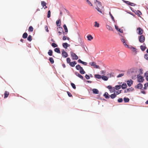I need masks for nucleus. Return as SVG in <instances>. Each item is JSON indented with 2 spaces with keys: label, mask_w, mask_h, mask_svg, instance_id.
Masks as SVG:
<instances>
[{
  "label": "nucleus",
  "mask_w": 148,
  "mask_h": 148,
  "mask_svg": "<svg viewBox=\"0 0 148 148\" xmlns=\"http://www.w3.org/2000/svg\"><path fill=\"white\" fill-rule=\"evenodd\" d=\"M67 93L68 94V95L69 96V97H71L72 96V95H71V93L70 92L68 91L67 92Z\"/></svg>",
  "instance_id": "52"
},
{
  "label": "nucleus",
  "mask_w": 148,
  "mask_h": 148,
  "mask_svg": "<svg viewBox=\"0 0 148 148\" xmlns=\"http://www.w3.org/2000/svg\"><path fill=\"white\" fill-rule=\"evenodd\" d=\"M109 14L110 15L111 18L113 20L114 19V18L113 16L112 15L111 13L110 12H109Z\"/></svg>",
  "instance_id": "57"
},
{
  "label": "nucleus",
  "mask_w": 148,
  "mask_h": 148,
  "mask_svg": "<svg viewBox=\"0 0 148 148\" xmlns=\"http://www.w3.org/2000/svg\"><path fill=\"white\" fill-rule=\"evenodd\" d=\"M146 48L147 47L141 45L140 46V49L143 51H144L145 50V49H146Z\"/></svg>",
  "instance_id": "26"
},
{
  "label": "nucleus",
  "mask_w": 148,
  "mask_h": 148,
  "mask_svg": "<svg viewBox=\"0 0 148 148\" xmlns=\"http://www.w3.org/2000/svg\"><path fill=\"white\" fill-rule=\"evenodd\" d=\"M76 69L77 70H79V69H80L82 67H81L79 65V64H78L76 66Z\"/></svg>",
  "instance_id": "37"
},
{
  "label": "nucleus",
  "mask_w": 148,
  "mask_h": 148,
  "mask_svg": "<svg viewBox=\"0 0 148 148\" xmlns=\"http://www.w3.org/2000/svg\"><path fill=\"white\" fill-rule=\"evenodd\" d=\"M85 66L87 65V63L86 62H84L83 61L82 62V63Z\"/></svg>",
  "instance_id": "55"
},
{
  "label": "nucleus",
  "mask_w": 148,
  "mask_h": 148,
  "mask_svg": "<svg viewBox=\"0 0 148 148\" xmlns=\"http://www.w3.org/2000/svg\"><path fill=\"white\" fill-rule=\"evenodd\" d=\"M41 4L43 8H44L45 6L46 5L47 3L44 1H42L41 2Z\"/></svg>",
  "instance_id": "33"
},
{
  "label": "nucleus",
  "mask_w": 148,
  "mask_h": 148,
  "mask_svg": "<svg viewBox=\"0 0 148 148\" xmlns=\"http://www.w3.org/2000/svg\"><path fill=\"white\" fill-rule=\"evenodd\" d=\"M132 51L133 52H135V53H136V49L134 47H132L131 48Z\"/></svg>",
  "instance_id": "53"
},
{
  "label": "nucleus",
  "mask_w": 148,
  "mask_h": 148,
  "mask_svg": "<svg viewBox=\"0 0 148 148\" xmlns=\"http://www.w3.org/2000/svg\"><path fill=\"white\" fill-rule=\"evenodd\" d=\"M61 21L60 19H59L56 22V24L57 26L60 27L61 25Z\"/></svg>",
  "instance_id": "15"
},
{
  "label": "nucleus",
  "mask_w": 148,
  "mask_h": 148,
  "mask_svg": "<svg viewBox=\"0 0 148 148\" xmlns=\"http://www.w3.org/2000/svg\"><path fill=\"white\" fill-rule=\"evenodd\" d=\"M137 33L139 35H142V34L143 33V29L139 27L137 28Z\"/></svg>",
  "instance_id": "5"
},
{
  "label": "nucleus",
  "mask_w": 148,
  "mask_h": 148,
  "mask_svg": "<svg viewBox=\"0 0 148 148\" xmlns=\"http://www.w3.org/2000/svg\"><path fill=\"white\" fill-rule=\"evenodd\" d=\"M62 66L63 67V68H64L66 67V66H65V64H62Z\"/></svg>",
  "instance_id": "64"
},
{
  "label": "nucleus",
  "mask_w": 148,
  "mask_h": 148,
  "mask_svg": "<svg viewBox=\"0 0 148 148\" xmlns=\"http://www.w3.org/2000/svg\"><path fill=\"white\" fill-rule=\"evenodd\" d=\"M48 54L50 56H52L53 54V51L51 50H49L48 52Z\"/></svg>",
  "instance_id": "28"
},
{
  "label": "nucleus",
  "mask_w": 148,
  "mask_h": 148,
  "mask_svg": "<svg viewBox=\"0 0 148 148\" xmlns=\"http://www.w3.org/2000/svg\"><path fill=\"white\" fill-rule=\"evenodd\" d=\"M34 28L32 26H30L29 27V29H28V31L30 32H32L33 31Z\"/></svg>",
  "instance_id": "30"
},
{
  "label": "nucleus",
  "mask_w": 148,
  "mask_h": 148,
  "mask_svg": "<svg viewBox=\"0 0 148 148\" xmlns=\"http://www.w3.org/2000/svg\"><path fill=\"white\" fill-rule=\"evenodd\" d=\"M57 31L59 34V35H61L62 34V32H63V33H64L63 28L60 27H59L57 28Z\"/></svg>",
  "instance_id": "6"
},
{
  "label": "nucleus",
  "mask_w": 148,
  "mask_h": 148,
  "mask_svg": "<svg viewBox=\"0 0 148 148\" xmlns=\"http://www.w3.org/2000/svg\"><path fill=\"white\" fill-rule=\"evenodd\" d=\"M124 75V73H121V74H120L117 76V77L118 78H119V77H121L123 76Z\"/></svg>",
  "instance_id": "47"
},
{
  "label": "nucleus",
  "mask_w": 148,
  "mask_h": 148,
  "mask_svg": "<svg viewBox=\"0 0 148 148\" xmlns=\"http://www.w3.org/2000/svg\"><path fill=\"white\" fill-rule=\"evenodd\" d=\"M124 2L126 4H128L129 5H130V4L131 3L130 2L127 1H125Z\"/></svg>",
  "instance_id": "54"
},
{
  "label": "nucleus",
  "mask_w": 148,
  "mask_h": 148,
  "mask_svg": "<svg viewBox=\"0 0 148 148\" xmlns=\"http://www.w3.org/2000/svg\"><path fill=\"white\" fill-rule=\"evenodd\" d=\"M144 86H146L147 87L148 86V82L144 84Z\"/></svg>",
  "instance_id": "61"
},
{
  "label": "nucleus",
  "mask_w": 148,
  "mask_h": 148,
  "mask_svg": "<svg viewBox=\"0 0 148 148\" xmlns=\"http://www.w3.org/2000/svg\"><path fill=\"white\" fill-rule=\"evenodd\" d=\"M79 72L82 74H83L85 73V72L84 71L82 67L79 69Z\"/></svg>",
  "instance_id": "18"
},
{
  "label": "nucleus",
  "mask_w": 148,
  "mask_h": 148,
  "mask_svg": "<svg viewBox=\"0 0 148 148\" xmlns=\"http://www.w3.org/2000/svg\"><path fill=\"white\" fill-rule=\"evenodd\" d=\"M63 47L65 49H67L68 47H69L70 46V45L68 44L67 43H64L62 44Z\"/></svg>",
  "instance_id": "13"
},
{
  "label": "nucleus",
  "mask_w": 148,
  "mask_h": 148,
  "mask_svg": "<svg viewBox=\"0 0 148 148\" xmlns=\"http://www.w3.org/2000/svg\"><path fill=\"white\" fill-rule=\"evenodd\" d=\"M78 63H82L83 61H82L80 59H79L77 61Z\"/></svg>",
  "instance_id": "60"
},
{
  "label": "nucleus",
  "mask_w": 148,
  "mask_h": 148,
  "mask_svg": "<svg viewBox=\"0 0 148 148\" xmlns=\"http://www.w3.org/2000/svg\"><path fill=\"white\" fill-rule=\"evenodd\" d=\"M70 54L73 60H77L78 59V57L75 53L72 51H71Z\"/></svg>",
  "instance_id": "4"
},
{
  "label": "nucleus",
  "mask_w": 148,
  "mask_h": 148,
  "mask_svg": "<svg viewBox=\"0 0 148 148\" xmlns=\"http://www.w3.org/2000/svg\"><path fill=\"white\" fill-rule=\"evenodd\" d=\"M45 30L47 32H49V30L48 29V27L47 26H45Z\"/></svg>",
  "instance_id": "56"
},
{
  "label": "nucleus",
  "mask_w": 148,
  "mask_h": 148,
  "mask_svg": "<svg viewBox=\"0 0 148 148\" xmlns=\"http://www.w3.org/2000/svg\"><path fill=\"white\" fill-rule=\"evenodd\" d=\"M27 40L29 41H31L32 40V36L31 35H29L27 38Z\"/></svg>",
  "instance_id": "36"
},
{
  "label": "nucleus",
  "mask_w": 148,
  "mask_h": 148,
  "mask_svg": "<svg viewBox=\"0 0 148 148\" xmlns=\"http://www.w3.org/2000/svg\"><path fill=\"white\" fill-rule=\"evenodd\" d=\"M75 74L77 76H78V77H79L81 79H84L82 75H81L78 72H76L75 73Z\"/></svg>",
  "instance_id": "10"
},
{
  "label": "nucleus",
  "mask_w": 148,
  "mask_h": 148,
  "mask_svg": "<svg viewBox=\"0 0 148 148\" xmlns=\"http://www.w3.org/2000/svg\"><path fill=\"white\" fill-rule=\"evenodd\" d=\"M115 29L117 31H119L121 33H122L123 32V30L122 29H119L118 28V27L117 26H116V25H115Z\"/></svg>",
  "instance_id": "19"
},
{
  "label": "nucleus",
  "mask_w": 148,
  "mask_h": 148,
  "mask_svg": "<svg viewBox=\"0 0 148 148\" xmlns=\"http://www.w3.org/2000/svg\"><path fill=\"white\" fill-rule=\"evenodd\" d=\"M87 2L88 3L89 5H90V6H92V4L88 0H87Z\"/></svg>",
  "instance_id": "51"
},
{
  "label": "nucleus",
  "mask_w": 148,
  "mask_h": 148,
  "mask_svg": "<svg viewBox=\"0 0 148 148\" xmlns=\"http://www.w3.org/2000/svg\"><path fill=\"white\" fill-rule=\"evenodd\" d=\"M94 67L95 68H97V69H99L100 68L99 66L97 65H96V64L94 66Z\"/></svg>",
  "instance_id": "58"
},
{
  "label": "nucleus",
  "mask_w": 148,
  "mask_h": 148,
  "mask_svg": "<svg viewBox=\"0 0 148 148\" xmlns=\"http://www.w3.org/2000/svg\"><path fill=\"white\" fill-rule=\"evenodd\" d=\"M54 51L59 53H60V48H56L54 49Z\"/></svg>",
  "instance_id": "23"
},
{
  "label": "nucleus",
  "mask_w": 148,
  "mask_h": 148,
  "mask_svg": "<svg viewBox=\"0 0 148 148\" xmlns=\"http://www.w3.org/2000/svg\"><path fill=\"white\" fill-rule=\"evenodd\" d=\"M123 101V99L121 98H120L118 99V101L119 102H121Z\"/></svg>",
  "instance_id": "48"
},
{
  "label": "nucleus",
  "mask_w": 148,
  "mask_h": 148,
  "mask_svg": "<svg viewBox=\"0 0 148 148\" xmlns=\"http://www.w3.org/2000/svg\"><path fill=\"white\" fill-rule=\"evenodd\" d=\"M143 85L141 84V83H139L136 86H135V87L136 88H138V89H141L143 88Z\"/></svg>",
  "instance_id": "12"
},
{
  "label": "nucleus",
  "mask_w": 148,
  "mask_h": 148,
  "mask_svg": "<svg viewBox=\"0 0 148 148\" xmlns=\"http://www.w3.org/2000/svg\"><path fill=\"white\" fill-rule=\"evenodd\" d=\"M27 34L26 32L24 33L23 35V37L24 38H27Z\"/></svg>",
  "instance_id": "29"
},
{
  "label": "nucleus",
  "mask_w": 148,
  "mask_h": 148,
  "mask_svg": "<svg viewBox=\"0 0 148 148\" xmlns=\"http://www.w3.org/2000/svg\"><path fill=\"white\" fill-rule=\"evenodd\" d=\"M95 78L99 79L101 78L102 77L101 75L98 74L95 75Z\"/></svg>",
  "instance_id": "34"
},
{
  "label": "nucleus",
  "mask_w": 148,
  "mask_h": 148,
  "mask_svg": "<svg viewBox=\"0 0 148 148\" xmlns=\"http://www.w3.org/2000/svg\"><path fill=\"white\" fill-rule=\"evenodd\" d=\"M121 40L124 45L125 47L129 48L128 45L127 44V40L125 38L123 37H122L121 39Z\"/></svg>",
  "instance_id": "2"
},
{
  "label": "nucleus",
  "mask_w": 148,
  "mask_h": 148,
  "mask_svg": "<svg viewBox=\"0 0 148 148\" xmlns=\"http://www.w3.org/2000/svg\"><path fill=\"white\" fill-rule=\"evenodd\" d=\"M116 93H117V94H119L121 93V91L118 90L116 92Z\"/></svg>",
  "instance_id": "62"
},
{
  "label": "nucleus",
  "mask_w": 148,
  "mask_h": 148,
  "mask_svg": "<svg viewBox=\"0 0 148 148\" xmlns=\"http://www.w3.org/2000/svg\"><path fill=\"white\" fill-rule=\"evenodd\" d=\"M93 92L95 94H98L99 93V91L97 89H93L92 90Z\"/></svg>",
  "instance_id": "22"
},
{
  "label": "nucleus",
  "mask_w": 148,
  "mask_h": 148,
  "mask_svg": "<svg viewBox=\"0 0 148 148\" xmlns=\"http://www.w3.org/2000/svg\"><path fill=\"white\" fill-rule=\"evenodd\" d=\"M49 60L51 63L53 64L54 63V61L52 58H49Z\"/></svg>",
  "instance_id": "38"
},
{
  "label": "nucleus",
  "mask_w": 148,
  "mask_h": 148,
  "mask_svg": "<svg viewBox=\"0 0 148 148\" xmlns=\"http://www.w3.org/2000/svg\"><path fill=\"white\" fill-rule=\"evenodd\" d=\"M103 96L106 99H109L110 98V96L107 92H105Z\"/></svg>",
  "instance_id": "17"
},
{
  "label": "nucleus",
  "mask_w": 148,
  "mask_h": 148,
  "mask_svg": "<svg viewBox=\"0 0 148 148\" xmlns=\"http://www.w3.org/2000/svg\"><path fill=\"white\" fill-rule=\"evenodd\" d=\"M51 12L50 10H49L48 12L47 17L48 18L50 17Z\"/></svg>",
  "instance_id": "43"
},
{
  "label": "nucleus",
  "mask_w": 148,
  "mask_h": 148,
  "mask_svg": "<svg viewBox=\"0 0 148 148\" xmlns=\"http://www.w3.org/2000/svg\"><path fill=\"white\" fill-rule=\"evenodd\" d=\"M116 95H115L114 93L113 94H112L110 95V97L112 99H114L116 97Z\"/></svg>",
  "instance_id": "35"
},
{
  "label": "nucleus",
  "mask_w": 148,
  "mask_h": 148,
  "mask_svg": "<svg viewBox=\"0 0 148 148\" xmlns=\"http://www.w3.org/2000/svg\"><path fill=\"white\" fill-rule=\"evenodd\" d=\"M139 41L140 43H143L145 39V36L143 35H141L138 36Z\"/></svg>",
  "instance_id": "3"
},
{
  "label": "nucleus",
  "mask_w": 148,
  "mask_h": 148,
  "mask_svg": "<svg viewBox=\"0 0 148 148\" xmlns=\"http://www.w3.org/2000/svg\"><path fill=\"white\" fill-rule=\"evenodd\" d=\"M90 64L91 66H95V63L94 62H91L90 63Z\"/></svg>",
  "instance_id": "46"
},
{
  "label": "nucleus",
  "mask_w": 148,
  "mask_h": 148,
  "mask_svg": "<svg viewBox=\"0 0 148 148\" xmlns=\"http://www.w3.org/2000/svg\"><path fill=\"white\" fill-rule=\"evenodd\" d=\"M137 79L138 82H143L144 80V79H143V77L142 76L139 75H137Z\"/></svg>",
  "instance_id": "7"
},
{
  "label": "nucleus",
  "mask_w": 148,
  "mask_h": 148,
  "mask_svg": "<svg viewBox=\"0 0 148 148\" xmlns=\"http://www.w3.org/2000/svg\"><path fill=\"white\" fill-rule=\"evenodd\" d=\"M134 90L133 88L131 87V88H129L127 89V91L130 92V91H132Z\"/></svg>",
  "instance_id": "45"
},
{
  "label": "nucleus",
  "mask_w": 148,
  "mask_h": 148,
  "mask_svg": "<svg viewBox=\"0 0 148 148\" xmlns=\"http://www.w3.org/2000/svg\"><path fill=\"white\" fill-rule=\"evenodd\" d=\"M9 92H8L7 91H5L4 93V98H7V97H8V96L9 95Z\"/></svg>",
  "instance_id": "24"
},
{
  "label": "nucleus",
  "mask_w": 148,
  "mask_h": 148,
  "mask_svg": "<svg viewBox=\"0 0 148 148\" xmlns=\"http://www.w3.org/2000/svg\"><path fill=\"white\" fill-rule=\"evenodd\" d=\"M106 28H107V29H108V30H110V31H113V29L110 26L108 25H106Z\"/></svg>",
  "instance_id": "21"
},
{
  "label": "nucleus",
  "mask_w": 148,
  "mask_h": 148,
  "mask_svg": "<svg viewBox=\"0 0 148 148\" xmlns=\"http://www.w3.org/2000/svg\"><path fill=\"white\" fill-rule=\"evenodd\" d=\"M107 88H108L111 92H114L115 90L114 87H113L110 86H108Z\"/></svg>",
  "instance_id": "9"
},
{
  "label": "nucleus",
  "mask_w": 148,
  "mask_h": 148,
  "mask_svg": "<svg viewBox=\"0 0 148 148\" xmlns=\"http://www.w3.org/2000/svg\"><path fill=\"white\" fill-rule=\"evenodd\" d=\"M133 82V81L132 80L130 79V80L127 81V84L129 86H130L132 84Z\"/></svg>",
  "instance_id": "11"
},
{
  "label": "nucleus",
  "mask_w": 148,
  "mask_h": 148,
  "mask_svg": "<svg viewBox=\"0 0 148 148\" xmlns=\"http://www.w3.org/2000/svg\"><path fill=\"white\" fill-rule=\"evenodd\" d=\"M51 45L53 47H56L58 46L55 43H53Z\"/></svg>",
  "instance_id": "42"
},
{
  "label": "nucleus",
  "mask_w": 148,
  "mask_h": 148,
  "mask_svg": "<svg viewBox=\"0 0 148 148\" xmlns=\"http://www.w3.org/2000/svg\"><path fill=\"white\" fill-rule=\"evenodd\" d=\"M85 77L87 79H90V77H89V76L88 75H87V74H86L85 75Z\"/></svg>",
  "instance_id": "50"
},
{
  "label": "nucleus",
  "mask_w": 148,
  "mask_h": 148,
  "mask_svg": "<svg viewBox=\"0 0 148 148\" xmlns=\"http://www.w3.org/2000/svg\"><path fill=\"white\" fill-rule=\"evenodd\" d=\"M69 65L71 67H74L75 64H77V62L76 61H73L72 62H71L69 64Z\"/></svg>",
  "instance_id": "14"
},
{
  "label": "nucleus",
  "mask_w": 148,
  "mask_h": 148,
  "mask_svg": "<svg viewBox=\"0 0 148 148\" xmlns=\"http://www.w3.org/2000/svg\"><path fill=\"white\" fill-rule=\"evenodd\" d=\"M101 78L102 79L105 81H107L108 79V77L105 76H103L101 77Z\"/></svg>",
  "instance_id": "27"
},
{
  "label": "nucleus",
  "mask_w": 148,
  "mask_h": 148,
  "mask_svg": "<svg viewBox=\"0 0 148 148\" xmlns=\"http://www.w3.org/2000/svg\"><path fill=\"white\" fill-rule=\"evenodd\" d=\"M94 27H99V24L98 23L97 21L95 22Z\"/></svg>",
  "instance_id": "25"
},
{
  "label": "nucleus",
  "mask_w": 148,
  "mask_h": 148,
  "mask_svg": "<svg viewBox=\"0 0 148 148\" xmlns=\"http://www.w3.org/2000/svg\"><path fill=\"white\" fill-rule=\"evenodd\" d=\"M66 61L67 63H70L71 62V59L70 58H68L66 59Z\"/></svg>",
  "instance_id": "44"
},
{
  "label": "nucleus",
  "mask_w": 148,
  "mask_h": 148,
  "mask_svg": "<svg viewBox=\"0 0 148 148\" xmlns=\"http://www.w3.org/2000/svg\"><path fill=\"white\" fill-rule=\"evenodd\" d=\"M63 27L64 29L65 32L67 33L68 32V29L65 24L64 25Z\"/></svg>",
  "instance_id": "32"
},
{
  "label": "nucleus",
  "mask_w": 148,
  "mask_h": 148,
  "mask_svg": "<svg viewBox=\"0 0 148 148\" xmlns=\"http://www.w3.org/2000/svg\"><path fill=\"white\" fill-rule=\"evenodd\" d=\"M62 55L64 58H66L68 57V54L67 52L64 51V50H62Z\"/></svg>",
  "instance_id": "8"
},
{
  "label": "nucleus",
  "mask_w": 148,
  "mask_h": 148,
  "mask_svg": "<svg viewBox=\"0 0 148 148\" xmlns=\"http://www.w3.org/2000/svg\"><path fill=\"white\" fill-rule=\"evenodd\" d=\"M121 88L123 89H125L127 88V85L125 83H123L121 86Z\"/></svg>",
  "instance_id": "20"
},
{
  "label": "nucleus",
  "mask_w": 148,
  "mask_h": 148,
  "mask_svg": "<svg viewBox=\"0 0 148 148\" xmlns=\"http://www.w3.org/2000/svg\"><path fill=\"white\" fill-rule=\"evenodd\" d=\"M95 3L97 5V7L96 8V9L99 12L101 13V10L103 9V7L102 6L101 3L97 0H96V1L95 2Z\"/></svg>",
  "instance_id": "1"
},
{
  "label": "nucleus",
  "mask_w": 148,
  "mask_h": 148,
  "mask_svg": "<svg viewBox=\"0 0 148 148\" xmlns=\"http://www.w3.org/2000/svg\"><path fill=\"white\" fill-rule=\"evenodd\" d=\"M87 38H88V40L89 41H90L93 39L92 36L90 34L88 35L87 36Z\"/></svg>",
  "instance_id": "16"
},
{
  "label": "nucleus",
  "mask_w": 148,
  "mask_h": 148,
  "mask_svg": "<svg viewBox=\"0 0 148 148\" xmlns=\"http://www.w3.org/2000/svg\"><path fill=\"white\" fill-rule=\"evenodd\" d=\"M124 101L125 103H127L129 101L130 99L128 98L124 97Z\"/></svg>",
  "instance_id": "31"
},
{
  "label": "nucleus",
  "mask_w": 148,
  "mask_h": 148,
  "mask_svg": "<svg viewBox=\"0 0 148 148\" xmlns=\"http://www.w3.org/2000/svg\"><path fill=\"white\" fill-rule=\"evenodd\" d=\"M137 14L139 16H140L142 14L141 12L139 10H138L137 11Z\"/></svg>",
  "instance_id": "49"
},
{
  "label": "nucleus",
  "mask_w": 148,
  "mask_h": 148,
  "mask_svg": "<svg viewBox=\"0 0 148 148\" xmlns=\"http://www.w3.org/2000/svg\"><path fill=\"white\" fill-rule=\"evenodd\" d=\"M69 39H70L69 37L67 38V37L66 36H63L62 38L63 40H65L66 39H67L68 40H69Z\"/></svg>",
  "instance_id": "39"
},
{
  "label": "nucleus",
  "mask_w": 148,
  "mask_h": 148,
  "mask_svg": "<svg viewBox=\"0 0 148 148\" xmlns=\"http://www.w3.org/2000/svg\"><path fill=\"white\" fill-rule=\"evenodd\" d=\"M71 86L73 88V89H76V86L74 84H73V83H71Z\"/></svg>",
  "instance_id": "40"
},
{
  "label": "nucleus",
  "mask_w": 148,
  "mask_h": 148,
  "mask_svg": "<svg viewBox=\"0 0 148 148\" xmlns=\"http://www.w3.org/2000/svg\"><path fill=\"white\" fill-rule=\"evenodd\" d=\"M121 88V85H117L115 86V89L116 90H119Z\"/></svg>",
  "instance_id": "41"
},
{
  "label": "nucleus",
  "mask_w": 148,
  "mask_h": 148,
  "mask_svg": "<svg viewBox=\"0 0 148 148\" xmlns=\"http://www.w3.org/2000/svg\"><path fill=\"white\" fill-rule=\"evenodd\" d=\"M141 92L142 93H143V94H145V91L144 90H143V91H141Z\"/></svg>",
  "instance_id": "63"
},
{
  "label": "nucleus",
  "mask_w": 148,
  "mask_h": 148,
  "mask_svg": "<svg viewBox=\"0 0 148 148\" xmlns=\"http://www.w3.org/2000/svg\"><path fill=\"white\" fill-rule=\"evenodd\" d=\"M135 4L134 3H130V5H131V6H134L135 5Z\"/></svg>",
  "instance_id": "59"
}]
</instances>
